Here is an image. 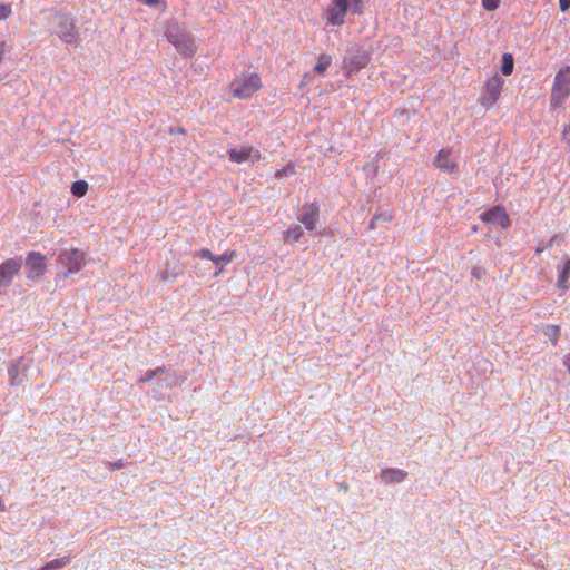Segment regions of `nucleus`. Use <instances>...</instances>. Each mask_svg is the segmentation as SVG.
Segmentation results:
<instances>
[{"label": "nucleus", "instance_id": "10", "mask_svg": "<svg viewBox=\"0 0 570 570\" xmlns=\"http://www.w3.org/2000/svg\"><path fill=\"white\" fill-rule=\"evenodd\" d=\"M480 218L485 223H491L501 226L502 228H508L511 225V220L505 212V209L501 206H495L483 214L480 215Z\"/></svg>", "mask_w": 570, "mask_h": 570}, {"label": "nucleus", "instance_id": "18", "mask_svg": "<svg viewBox=\"0 0 570 570\" xmlns=\"http://www.w3.org/2000/svg\"><path fill=\"white\" fill-rule=\"evenodd\" d=\"M160 375H164L159 381L157 382V385L159 390L163 389H170L178 383V376L175 373L167 372L165 370V373H160Z\"/></svg>", "mask_w": 570, "mask_h": 570}, {"label": "nucleus", "instance_id": "2", "mask_svg": "<svg viewBox=\"0 0 570 570\" xmlns=\"http://www.w3.org/2000/svg\"><path fill=\"white\" fill-rule=\"evenodd\" d=\"M348 12L362 14L363 0H332V3L326 10V23L331 26H342Z\"/></svg>", "mask_w": 570, "mask_h": 570}, {"label": "nucleus", "instance_id": "5", "mask_svg": "<svg viewBox=\"0 0 570 570\" xmlns=\"http://www.w3.org/2000/svg\"><path fill=\"white\" fill-rule=\"evenodd\" d=\"M504 80L498 75H493L484 83V91L481 98L483 106L493 105L500 97Z\"/></svg>", "mask_w": 570, "mask_h": 570}, {"label": "nucleus", "instance_id": "30", "mask_svg": "<svg viewBox=\"0 0 570 570\" xmlns=\"http://www.w3.org/2000/svg\"><path fill=\"white\" fill-rule=\"evenodd\" d=\"M11 14V7L7 3H0V20L7 19Z\"/></svg>", "mask_w": 570, "mask_h": 570}, {"label": "nucleus", "instance_id": "24", "mask_svg": "<svg viewBox=\"0 0 570 570\" xmlns=\"http://www.w3.org/2000/svg\"><path fill=\"white\" fill-rule=\"evenodd\" d=\"M331 62H332L331 56H328V55H321L318 57L317 63L314 67V70L317 73L323 75L326 71V69L328 68V66L331 65Z\"/></svg>", "mask_w": 570, "mask_h": 570}, {"label": "nucleus", "instance_id": "1", "mask_svg": "<svg viewBox=\"0 0 570 570\" xmlns=\"http://www.w3.org/2000/svg\"><path fill=\"white\" fill-rule=\"evenodd\" d=\"M165 36L181 55L191 56L196 52L194 38L177 21L167 22Z\"/></svg>", "mask_w": 570, "mask_h": 570}, {"label": "nucleus", "instance_id": "23", "mask_svg": "<svg viewBox=\"0 0 570 570\" xmlns=\"http://www.w3.org/2000/svg\"><path fill=\"white\" fill-rule=\"evenodd\" d=\"M544 335L551 341L552 345L558 344L560 328L558 325H547L543 330Z\"/></svg>", "mask_w": 570, "mask_h": 570}, {"label": "nucleus", "instance_id": "38", "mask_svg": "<svg viewBox=\"0 0 570 570\" xmlns=\"http://www.w3.org/2000/svg\"><path fill=\"white\" fill-rule=\"evenodd\" d=\"M380 219L382 222H390L392 219V216L390 214H379Z\"/></svg>", "mask_w": 570, "mask_h": 570}, {"label": "nucleus", "instance_id": "25", "mask_svg": "<svg viewBox=\"0 0 570 570\" xmlns=\"http://www.w3.org/2000/svg\"><path fill=\"white\" fill-rule=\"evenodd\" d=\"M88 191V183L85 180H77L71 186V193L76 197H83Z\"/></svg>", "mask_w": 570, "mask_h": 570}, {"label": "nucleus", "instance_id": "32", "mask_svg": "<svg viewBox=\"0 0 570 570\" xmlns=\"http://www.w3.org/2000/svg\"><path fill=\"white\" fill-rule=\"evenodd\" d=\"M140 3L148 6V7H155L160 3L161 0H138Z\"/></svg>", "mask_w": 570, "mask_h": 570}, {"label": "nucleus", "instance_id": "40", "mask_svg": "<svg viewBox=\"0 0 570 570\" xmlns=\"http://www.w3.org/2000/svg\"><path fill=\"white\" fill-rule=\"evenodd\" d=\"M557 238H558V236H557V235H554V236H553V237L548 242V244H547V246H546V247H551V246H552V244L557 240Z\"/></svg>", "mask_w": 570, "mask_h": 570}, {"label": "nucleus", "instance_id": "7", "mask_svg": "<svg viewBox=\"0 0 570 570\" xmlns=\"http://www.w3.org/2000/svg\"><path fill=\"white\" fill-rule=\"evenodd\" d=\"M58 36L66 43L78 45L77 31L73 19L68 14H60L58 17Z\"/></svg>", "mask_w": 570, "mask_h": 570}, {"label": "nucleus", "instance_id": "9", "mask_svg": "<svg viewBox=\"0 0 570 570\" xmlns=\"http://www.w3.org/2000/svg\"><path fill=\"white\" fill-rule=\"evenodd\" d=\"M21 261L19 258L6 259L0 265V287L10 285L13 276L20 271Z\"/></svg>", "mask_w": 570, "mask_h": 570}, {"label": "nucleus", "instance_id": "11", "mask_svg": "<svg viewBox=\"0 0 570 570\" xmlns=\"http://www.w3.org/2000/svg\"><path fill=\"white\" fill-rule=\"evenodd\" d=\"M370 61V57L366 51L357 50L356 53L344 59V69L350 76L365 68Z\"/></svg>", "mask_w": 570, "mask_h": 570}, {"label": "nucleus", "instance_id": "17", "mask_svg": "<svg viewBox=\"0 0 570 570\" xmlns=\"http://www.w3.org/2000/svg\"><path fill=\"white\" fill-rule=\"evenodd\" d=\"M236 257L235 250H225L222 255H215L213 263L218 267L214 276H218L224 271V265L229 264Z\"/></svg>", "mask_w": 570, "mask_h": 570}, {"label": "nucleus", "instance_id": "8", "mask_svg": "<svg viewBox=\"0 0 570 570\" xmlns=\"http://www.w3.org/2000/svg\"><path fill=\"white\" fill-rule=\"evenodd\" d=\"M320 217V207L316 203L305 204L301 208V213L297 219L304 224L307 230H314L316 228Z\"/></svg>", "mask_w": 570, "mask_h": 570}, {"label": "nucleus", "instance_id": "19", "mask_svg": "<svg viewBox=\"0 0 570 570\" xmlns=\"http://www.w3.org/2000/svg\"><path fill=\"white\" fill-rule=\"evenodd\" d=\"M569 277H570V258L568 257L566 263H564V266L562 267V269L559 273V278H558L557 286L559 288H561V289H568V287H569L568 279H569Z\"/></svg>", "mask_w": 570, "mask_h": 570}, {"label": "nucleus", "instance_id": "27", "mask_svg": "<svg viewBox=\"0 0 570 570\" xmlns=\"http://www.w3.org/2000/svg\"><path fill=\"white\" fill-rule=\"evenodd\" d=\"M293 173H294V166L292 164H288L286 167L278 169L275 173V177L283 178V177L292 175Z\"/></svg>", "mask_w": 570, "mask_h": 570}, {"label": "nucleus", "instance_id": "37", "mask_svg": "<svg viewBox=\"0 0 570 570\" xmlns=\"http://www.w3.org/2000/svg\"><path fill=\"white\" fill-rule=\"evenodd\" d=\"M4 53H6V42L0 41V62L2 61Z\"/></svg>", "mask_w": 570, "mask_h": 570}, {"label": "nucleus", "instance_id": "42", "mask_svg": "<svg viewBox=\"0 0 570 570\" xmlns=\"http://www.w3.org/2000/svg\"><path fill=\"white\" fill-rule=\"evenodd\" d=\"M340 487H341V489H344L345 491L348 490V485L346 483H341Z\"/></svg>", "mask_w": 570, "mask_h": 570}, {"label": "nucleus", "instance_id": "21", "mask_svg": "<svg viewBox=\"0 0 570 570\" xmlns=\"http://www.w3.org/2000/svg\"><path fill=\"white\" fill-rule=\"evenodd\" d=\"M70 557L65 556L58 559H53L45 564V570H57L66 567L70 563Z\"/></svg>", "mask_w": 570, "mask_h": 570}, {"label": "nucleus", "instance_id": "28", "mask_svg": "<svg viewBox=\"0 0 570 570\" xmlns=\"http://www.w3.org/2000/svg\"><path fill=\"white\" fill-rule=\"evenodd\" d=\"M194 257H199V258H203V259H209V261H214V257L215 255L207 248H203L198 252H195L194 253Z\"/></svg>", "mask_w": 570, "mask_h": 570}, {"label": "nucleus", "instance_id": "35", "mask_svg": "<svg viewBox=\"0 0 570 570\" xmlns=\"http://www.w3.org/2000/svg\"><path fill=\"white\" fill-rule=\"evenodd\" d=\"M169 132H170L171 135H175V134H177V135H179V134L185 135V134H186V130H185L183 127H177V128H173V127H170V128H169Z\"/></svg>", "mask_w": 570, "mask_h": 570}, {"label": "nucleus", "instance_id": "3", "mask_svg": "<svg viewBox=\"0 0 570 570\" xmlns=\"http://www.w3.org/2000/svg\"><path fill=\"white\" fill-rule=\"evenodd\" d=\"M261 88V77L256 72L243 73L230 83L233 95L239 99L249 98Z\"/></svg>", "mask_w": 570, "mask_h": 570}, {"label": "nucleus", "instance_id": "4", "mask_svg": "<svg viewBox=\"0 0 570 570\" xmlns=\"http://www.w3.org/2000/svg\"><path fill=\"white\" fill-rule=\"evenodd\" d=\"M570 92V68L560 70L556 78L551 96V105L556 106L563 101Z\"/></svg>", "mask_w": 570, "mask_h": 570}, {"label": "nucleus", "instance_id": "41", "mask_svg": "<svg viewBox=\"0 0 570 570\" xmlns=\"http://www.w3.org/2000/svg\"><path fill=\"white\" fill-rule=\"evenodd\" d=\"M544 248H546V247L538 246V247L535 248V253H537V254H540V253H542V252L544 250Z\"/></svg>", "mask_w": 570, "mask_h": 570}, {"label": "nucleus", "instance_id": "15", "mask_svg": "<svg viewBox=\"0 0 570 570\" xmlns=\"http://www.w3.org/2000/svg\"><path fill=\"white\" fill-rule=\"evenodd\" d=\"M380 478L385 484L401 483L407 478V472L400 469L386 468L381 471Z\"/></svg>", "mask_w": 570, "mask_h": 570}, {"label": "nucleus", "instance_id": "33", "mask_svg": "<svg viewBox=\"0 0 570 570\" xmlns=\"http://www.w3.org/2000/svg\"><path fill=\"white\" fill-rule=\"evenodd\" d=\"M109 468L112 470H119L124 466L122 460H118L117 462H109Z\"/></svg>", "mask_w": 570, "mask_h": 570}, {"label": "nucleus", "instance_id": "6", "mask_svg": "<svg viewBox=\"0 0 570 570\" xmlns=\"http://www.w3.org/2000/svg\"><path fill=\"white\" fill-rule=\"evenodd\" d=\"M83 259V253L79 249H65L59 254V262L68 273L79 272L82 268Z\"/></svg>", "mask_w": 570, "mask_h": 570}, {"label": "nucleus", "instance_id": "31", "mask_svg": "<svg viewBox=\"0 0 570 570\" xmlns=\"http://www.w3.org/2000/svg\"><path fill=\"white\" fill-rule=\"evenodd\" d=\"M177 276H178V274H177V273H175V274H170V273L168 272V269H166V271H164V272L160 274V279H161V282H168V281H170V279H175Z\"/></svg>", "mask_w": 570, "mask_h": 570}, {"label": "nucleus", "instance_id": "14", "mask_svg": "<svg viewBox=\"0 0 570 570\" xmlns=\"http://www.w3.org/2000/svg\"><path fill=\"white\" fill-rule=\"evenodd\" d=\"M228 157L230 161L237 164H242L250 157L258 161L261 159V153L253 147H243L240 149L233 148L228 150Z\"/></svg>", "mask_w": 570, "mask_h": 570}, {"label": "nucleus", "instance_id": "13", "mask_svg": "<svg viewBox=\"0 0 570 570\" xmlns=\"http://www.w3.org/2000/svg\"><path fill=\"white\" fill-rule=\"evenodd\" d=\"M451 150L450 149H441L434 158V165L442 171H446L449 174L458 173L459 165L456 161L450 158Z\"/></svg>", "mask_w": 570, "mask_h": 570}, {"label": "nucleus", "instance_id": "16", "mask_svg": "<svg viewBox=\"0 0 570 570\" xmlns=\"http://www.w3.org/2000/svg\"><path fill=\"white\" fill-rule=\"evenodd\" d=\"M21 365H22V358L17 360L14 363H12L8 368V375L10 379V384L12 386H19L23 382V374H21Z\"/></svg>", "mask_w": 570, "mask_h": 570}, {"label": "nucleus", "instance_id": "22", "mask_svg": "<svg viewBox=\"0 0 570 570\" xmlns=\"http://www.w3.org/2000/svg\"><path fill=\"white\" fill-rule=\"evenodd\" d=\"M514 67L513 57L511 53H504L502 56V65H501V71L504 76H509L512 73Z\"/></svg>", "mask_w": 570, "mask_h": 570}, {"label": "nucleus", "instance_id": "36", "mask_svg": "<svg viewBox=\"0 0 570 570\" xmlns=\"http://www.w3.org/2000/svg\"><path fill=\"white\" fill-rule=\"evenodd\" d=\"M380 219L379 214H375L370 223L368 228L374 229L376 227V222Z\"/></svg>", "mask_w": 570, "mask_h": 570}, {"label": "nucleus", "instance_id": "12", "mask_svg": "<svg viewBox=\"0 0 570 570\" xmlns=\"http://www.w3.org/2000/svg\"><path fill=\"white\" fill-rule=\"evenodd\" d=\"M26 267L29 269V278L41 276L46 271L45 257L40 253L31 252L27 257Z\"/></svg>", "mask_w": 570, "mask_h": 570}, {"label": "nucleus", "instance_id": "34", "mask_svg": "<svg viewBox=\"0 0 570 570\" xmlns=\"http://www.w3.org/2000/svg\"><path fill=\"white\" fill-rule=\"evenodd\" d=\"M561 11H566L570 8V0H559Z\"/></svg>", "mask_w": 570, "mask_h": 570}, {"label": "nucleus", "instance_id": "39", "mask_svg": "<svg viewBox=\"0 0 570 570\" xmlns=\"http://www.w3.org/2000/svg\"><path fill=\"white\" fill-rule=\"evenodd\" d=\"M563 364L567 367L568 372L570 373V353L564 356Z\"/></svg>", "mask_w": 570, "mask_h": 570}, {"label": "nucleus", "instance_id": "20", "mask_svg": "<svg viewBox=\"0 0 570 570\" xmlns=\"http://www.w3.org/2000/svg\"><path fill=\"white\" fill-rule=\"evenodd\" d=\"M303 228L299 225L291 226L286 232H284V240L297 242L303 236Z\"/></svg>", "mask_w": 570, "mask_h": 570}, {"label": "nucleus", "instance_id": "26", "mask_svg": "<svg viewBox=\"0 0 570 570\" xmlns=\"http://www.w3.org/2000/svg\"><path fill=\"white\" fill-rule=\"evenodd\" d=\"M160 373H165V368L164 367H157L155 370H148L139 380L138 382L139 383H145V382H149L151 381L153 379H155L156 376L160 375Z\"/></svg>", "mask_w": 570, "mask_h": 570}, {"label": "nucleus", "instance_id": "29", "mask_svg": "<svg viewBox=\"0 0 570 570\" xmlns=\"http://www.w3.org/2000/svg\"><path fill=\"white\" fill-rule=\"evenodd\" d=\"M500 0H482V7L488 11H493L499 7Z\"/></svg>", "mask_w": 570, "mask_h": 570}]
</instances>
